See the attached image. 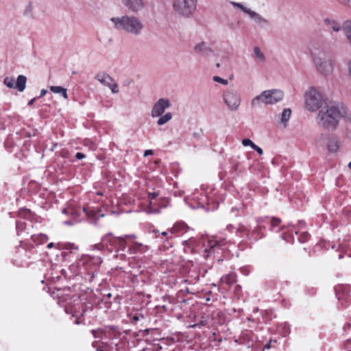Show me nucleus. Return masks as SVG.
I'll return each instance as SVG.
<instances>
[{
	"label": "nucleus",
	"mask_w": 351,
	"mask_h": 351,
	"mask_svg": "<svg viewBox=\"0 0 351 351\" xmlns=\"http://www.w3.org/2000/svg\"><path fill=\"white\" fill-rule=\"evenodd\" d=\"M308 49L316 71L322 76H330L335 70V61L326 45L314 40L309 43Z\"/></svg>",
	"instance_id": "1"
},
{
	"label": "nucleus",
	"mask_w": 351,
	"mask_h": 351,
	"mask_svg": "<svg viewBox=\"0 0 351 351\" xmlns=\"http://www.w3.org/2000/svg\"><path fill=\"white\" fill-rule=\"evenodd\" d=\"M342 118L351 120V114L342 103L333 104L326 111L319 110L317 116L318 124L330 130L337 128Z\"/></svg>",
	"instance_id": "2"
},
{
	"label": "nucleus",
	"mask_w": 351,
	"mask_h": 351,
	"mask_svg": "<svg viewBox=\"0 0 351 351\" xmlns=\"http://www.w3.org/2000/svg\"><path fill=\"white\" fill-rule=\"evenodd\" d=\"M113 28L134 36H141L145 29L143 21L134 14H123L110 19Z\"/></svg>",
	"instance_id": "3"
},
{
	"label": "nucleus",
	"mask_w": 351,
	"mask_h": 351,
	"mask_svg": "<svg viewBox=\"0 0 351 351\" xmlns=\"http://www.w3.org/2000/svg\"><path fill=\"white\" fill-rule=\"evenodd\" d=\"M305 109L311 112H315L321 109L326 104V99L319 90L311 86L304 95Z\"/></svg>",
	"instance_id": "4"
},
{
	"label": "nucleus",
	"mask_w": 351,
	"mask_h": 351,
	"mask_svg": "<svg viewBox=\"0 0 351 351\" xmlns=\"http://www.w3.org/2000/svg\"><path fill=\"white\" fill-rule=\"evenodd\" d=\"M284 98V93L280 89H269L263 91L252 99L253 106L260 104L274 105L281 101Z\"/></svg>",
	"instance_id": "5"
},
{
	"label": "nucleus",
	"mask_w": 351,
	"mask_h": 351,
	"mask_svg": "<svg viewBox=\"0 0 351 351\" xmlns=\"http://www.w3.org/2000/svg\"><path fill=\"white\" fill-rule=\"evenodd\" d=\"M197 0H171L173 12L184 18L191 17L196 11Z\"/></svg>",
	"instance_id": "6"
},
{
	"label": "nucleus",
	"mask_w": 351,
	"mask_h": 351,
	"mask_svg": "<svg viewBox=\"0 0 351 351\" xmlns=\"http://www.w3.org/2000/svg\"><path fill=\"white\" fill-rule=\"evenodd\" d=\"M223 103L228 110L237 112L242 104L240 93L234 88H227L221 94Z\"/></svg>",
	"instance_id": "7"
},
{
	"label": "nucleus",
	"mask_w": 351,
	"mask_h": 351,
	"mask_svg": "<svg viewBox=\"0 0 351 351\" xmlns=\"http://www.w3.org/2000/svg\"><path fill=\"white\" fill-rule=\"evenodd\" d=\"M171 106V104L169 99L160 98L153 105L150 116L152 118H157L162 115Z\"/></svg>",
	"instance_id": "8"
},
{
	"label": "nucleus",
	"mask_w": 351,
	"mask_h": 351,
	"mask_svg": "<svg viewBox=\"0 0 351 351\" xmlns=\"http://www.w3.org/2000/svg\"><path fill=\"white\" fill-rule=\"evenodd\" d=\"M193 51L195 55L202 58H206L213 53V50L206 41L196 43L193 47Z\"/></svg>",
	"instance_id": "9"
},
{
	"label": "nucleus",
	"mask_w": 351,
	"mask_h": 351,
	"mask_svg": "<svg viewBox=\"0 0 351 351\" xmlns=\"http://www.w3.org/2000/svg\"><path fill=\"white\" fill-rule=\"evenodd\" d=\"M123 5L131 12L137 13L145 8L143 0H121Z\"/></svg>",
	"instance_id": "10"
},
{
	"label": "nucleus",
	"mask_w": 351,
	"mask_h": 351,
	"mask_svg": "<svg viewBox=\"0 0 351 351\" xmlns=\"http://www.w3.org/2000/svg\"><path fill=\"white\" fill-rule=\"evenodd\" d=\"M248 16L260 27H266L270 23L269 20L255 11L251 10Z\"/></svg>",
	"instance_id": "11"
},
{
	"label": "nucleus",
	"mask_w": 351,
	"mask_h": 351,
	"mask_svg": "<svg viewBox=\"0 0 351 351\" xmlns=\"http://www.w3.org/2000/svg\"><path fill=\"white\" fill-rule=\"evenodd\" d=\"M327 149L330 153H337L340 148V141L336 136L331 135L328 138Z\"/></svg>",
	"instance_id": "12"
},
{
	"label": "nucleus",
	"mask_w": 351,
	"mask_h": 351,
	"mask_svg": "<svg viewBox=\"0 0 351 351\" xmlns=\"http://www.w3.org/2000/svg\"><path fill=\"white\" fill-rule=\"evenodd\" d=\"M203 246L205 247V251L207 252L208 249H212L219 244V242L215 240L213 237L208 236L202 237Z\"/></svg>",
	"instance_id": "13"
},
{
	"label": "nucleus",
	"mask_w": 351,
	"mask_h": 351,
	"mask_svg": "<svg viewBox=\"0 0 351 351\" xmlns=\"http://www.w3.org/2000/svg\"><path fill=\"white\" fill-rule=\"evenodd\" d=\"M27 77L23 75L18 76L16 81H15V88L19 92H23L26 87Z\"/></svg>",
	"instance_id": "14"
},
{
	"label": "nucleus",
	"mask_w": 351,
	"mask_h": 351,
	"mask_svg": "<svg viewBox=\"0 0 351 351\" xmlns=\"http://www.w3.org/2000/svg\"><path fill=\"white\" fill-rule=\"evenodd\" d=\"M111 235V234H108L107 235H105L102 239H101V243H97V244H95L94 245L92 246V249L93 250H102L104 247H105V243L106 242H108L110 245H114V242L112 241V240L110 239H108L109 237Z\"/></svg>",
	"instance_id": "15"
},
{
	"label": "nucleus",
	"mask_w": 351,
	"mask_h": 351,
	"mask_svg": "<svg viewBox=\"0 0 351 351\" xmlns=\"http://www.w3.org/2000/svg\"><path fill=\"white\" fill-rule=\"evenodd\" d=\"M291 115V110L290 108H285L281 113L280 115V123L282 124L284 128L287 126L289 120Z\"/></svg>",
	"instance_id": "16"
},
{
	"label": "nucleus",
	"mask_w": 351,
	"mask_h": 351,
	"mask_svg": "<svg viewBox=\"0 0 351 351\" xmlns=\"http://www.w3.org/2000/svg\"><path fill=\"white\" fill-rule=\"evenodd\" d=\"M324 22L328 27L336 32H338L341 29V25L334 19L326 18Z\"/></svg>",
	"instance_id": "17"
},
{
	"label": "nucleus",
	"mask_w": 351,
	"mask_h": 351,
	"mask_svg": "<svg viewBox=\"0 0 351 351\" xmlns=\"http://www.w3.org/2000/svg\"><path fill=\"white\" fill-rule=\"evenodd\" d=\"M49 89L53 93L59 94L64 99H68V94H67V90L66 88H64L62 86H51L49 87Z\"/></svg>",
	"instance_id": "18"
},
{
	"label": "nucleus",
	"mask_w": 351,
	"mask_h": 351,
	"mask_svg": "<svg viewBox=\"0 0 351 351\" xmlns=\"http://www.w3.org/2000/svg\"><path fill=\"white\" fill-rule=\"evenodd\" d=\"M173 118V114L170 112H166L165 114H162L160 117H158V119L157 121L158 125H163L170 121Z\"/></svg>",
	"instance_id": "19"
},
{
	"label": "nucleus",
	"mask_w": 351,
	"mask_h": 351,
	"mask_svg": "<svg viewBox=\"0 0 351 351\" xmlns=\"http://www.w3.org/2000/svg\"><path fill=\"white\" fill-rule=\"evenodd\" d=\"M342 28L348 43L351 45V21H346Z\"/></svg>",
	"instance_id": "20"
},
{
	"label": "nucleus",
	"mask_w": 351,
	"mask_h": 351,
	"mask_svg": "<svg viewBox=\"0 0 351 351\" xmlns=\"http://www.w3.org/2000/svg\"><path fill=\"white\" fill-rule=\"evenodd\" d=\"M96 79L103 85L108 86L110 85L111 80H112L111 77L105 73H99L96 76Z\"/></svg>",
	"instance_id": "21"
},
{
	"label": "nucleus",
	"mask_w": 351,
	"mask_h": 351,
	"mask_svg": "<svg viewBox=\"0 0 351 351\" xmlns=\"http://www.w3.org/2000/svg\"><path fill=\"white\" fill-rule=\"evenodd\" d=\"M236 280L235 276L234 274H230L226 276H223L221 278V282L222 283H226L227 285H232L233 284Z\"/></svg>",
	"instance_id": "22"
},
{
	"label": "nucleus",
	"mask_w": 351,
	"mask_h": 351,
	"mask_svg": "<svg viewBox=\"0 0 351 351\" xmlns=\"http://www.w3.org/2000/svg\"><path fill=\"white\" fill-rule=\"evenodd\" d=\"M230 4L232 5L234 8H239L244 13L247 14V15L251 12V9L245 6L243 4L241 3H237L234 1H230Z\"/></svg>",
	"instance_id": "23"
},
{
	"label": "nucleus",
	"mask_w": 351,
	"mask_h": 351,
	"mask_svg": "<svg viewBox=\"0 0 351 351\" xmlns=\"http://www.w3.org/2000/svg\"><path fill=\"white\" fill-rule=\"evenodd\" d=\"M254 51V56H255V58L261 61V62H264L265 60V55L264 53L261 51L260 48L258 47H255L253 49Z\"/></svg>",
	"instance_id": "24"
},
{
	"label": "nucleus",
	"mask_w": 351,
	"mask_h": 351,
	"mask_svg": "<svg viewBox=\"0 0 351 351\" xmlns=\"http://www.w3.org/2000/svg\"><path fill=\"white\" fill-rule=\"evenodd\" d=\"M3 83L10 88H15V80L12 77H5Z\"/></svg>",
	"instance_id": "25"
},
{
	"label": "nucleus",
	"mask_w": 351,
	"mask_h": 351,
	"mask_svg": "<svg viewBox=\"0 0 351 351\" xmlns=\"http://www.w3.org/2000/svg\"><path fill=\"white\" fill-rule=\"evenodd\" d=\"M34 7L33 3L31 2L28 3L25 8V10L23 12L24 14L27 16H31L33 10H34Z\"/></svg>",
	"instance_id": "26"
},
{
	"label": "nucleus",
	"mask_w": 351,
	"mask_h": 351,
	"mask_svg": "<svg viewBox=\"0 0 351 351\" xmlns=\"http://www.w3.org/2000/svg\"><path fill=\"white\" fill-rule=\"evenodd\" d=\"M189 228L184 223H176L174 226L171 229V233L176 232L177 230H184L185 229H188Z\"/></svg>",
	"instance_id": "27"
},
{
	"label": "nucleus",
	"mask_w": 351,
	"mask_h": 351,
	"mask_svg": "<svg viewBox=\"0 0 351 351\" xmlns=\"http://www.w3.org/2000/svg\"><path fill=\"white\" fill-rule=\"evenodd\" d=\"M214 82L219 83L222 85L227 86L228 84V80L223 79L219 76L215 75L213 77Z\"/></svg>",
	"instance_id": "28"
},
{
	"label": "nucleus",
	"mask_w": 351,
	"mask_h": 351,
	"mask_svg": "<svg viewBox=\"0 0 351 351\" xmlns=\"http://www.w3.org/2000/svg\"><path fill=\"white\" fill-rule=\"evenodd\" d=\"M108 87L111 90L113 93H117L119 92V88L117 84L113 80H111L110 85Z\"/></svg>",
	"instance_id": "29"
},
{
	"label": "nucleus",
	"mask_w": 351,
	"mask_h": 351,
	"mask_svg": "<svg viewBox=\"0 0 351 351\" xmlns=\"http://www.w3.org/2000/svg\"><path fill=\"white\" fill-rule=\"evenodd\" d=\"M241 143L244 147L250 146L252 149H254V147L256 145L250 138L243 139Z\"/></svg>",
	"instance_id": "30"
},
{
	"label": "nucleus",
	"mask_w": 351,
	"mask_h": 351,
	"mask_svg": "<svg viewBox=\"0 0 351 351\" xmlns=\"http://www.w3.org/2000/svg\"><path fill=\"white\" fill-rule=\"evenodd\" d=\"M158 195L157 192L149 193L148 197L149 199H154Z\"/></svg>",
	"instance_id": "31"
},
{
	"label": "nucleus",
	"mask_w": 351,
	"mask_h": 351,
	"mask_svg": "<svg viewBox=\"0 0 351 351\" xmlns=\"http://www.w3.org/2000/svg\"><path fill=\"white\" fill-rule=\"evenodd\" d=\"M101 331H99V330H92V334H93V337H94L95 338H99V337H100V334H101Z\"/></svg>",
	"instance_id": "32"
},
{
	"label": "nucleus",
	"mask_w": 351,
	"mask_h": 351,
	"mask_svg": "<svg viewBox=\"0 0 351 351\" xmlns=\"http://www.w3.org/2000/svg\"><path fill=\"white\" fill-rule=\"evenodd\" d=\"M271 226L273 227L278 226L280 223V220L278 219H272L271 221Z\"/></svg>",
	"instance_id": "33"
},
{
	"label": "nucleus",
	"mask_w": 351,
	"mask_h": 351,
	"mask_svg": "<svg viewBox=\"0 0 351 351\" xmlns=\"http://www.w3.org/2000/svg\"><path fill=\"white\" fill-rule=\"evenodd\" d=\"M184 245H194L195 244V240L193 239H190L188 241H184Z\"/></svg>",
	"instance_id": "34"
},
{
	"label": "nucleus",
	"mask_w": 351,
	"mask_h": 351,
	"mask_svg": "<svg viewBox=\"0 0 351 351\" xmlns=\"http://www.w3.org/2000/svg\"><path fill=\"white\" fill-rule=\"evenodd\" d=\"M117 241H118L119 244L121 246L124 247V244H125V238H123V237H118V238H117Z\"/></svg>",
	"instance_id": "35"
},
{
	"label": "nucleus",
	"mask_w": 351,
	"mask_h": 351,
	"mask_svg": "<svg viewBox=\"0 0 351 351\" xmlns=\"http://www.w3.org/2000/svg\"><path fill=\"white\" fill-rule=\"evenodd\" d=\"M75 158L78 160H81L85 158V155L82 153L77 152L75 155Z\"/></svg>",
	"instance_id": "36"
},
{
	"label": "nucleus",
	"mask_w": 351,
	"mask_h": 351,
	"mask_svg": "<svg viewBox=\"0 0 351 351\" xmlns=\"http://www.w3.org/2000/svg\"><path fill=\"white\" fill-rule=\"evenodd\" d=\"M253 149L256 150L259 155H262L263 153V149L257 145H256V147H254Z\"/></svg>",
	"instance_id": "37"
},
{
	"label": "nucleus",
	"mask_w": 351,
	"mask_h": 351,
	"mask_svg": "<svg viewBox=\"0 0 351 351\" xmlns=\"http://www.w3.org/2000/svg\"><path fill=\"white\" fill-rule=\"evenodd\" d=\"M152 154H153V151L152 149H147V150L145 151V152H144L145 157H147V156L152 155Z\"/></svg>",
	"instance_id": "38"
},
{
	"label": "nucleus",
	"mask_w": 351,
	"mask_h": 351,
	"mask_svg": "<svg viewBox=\"0 0 351 351\" xmlns=\"http://www.w3.org/2000/svg\"><path fill=\"white\" fill-rule=\"evenodd\" d=\"M348 75L351 77V60L348 62Z\"/></svg>",
	"instance_id": "39"
},
{
	"label": "nucleus",
	"mask_w": 351,
	"mask_h": 351,
	"mask_svg": "<svg viewBox=\"0 0 351 351\" xmlns=\"http://www.w3.org/2000/svg\"><path fill=\"white\" fill-rule=\"evenodd\" d=\"M47 93V90L45 89H42L41 91H40V97H43L44 95H45Z\"/></svg>",
	"instance_id": "40"
},
{
	"label": "nucleus",
	"mask_w": 351,
	"mask_h": 351,
	"mask_svg": "<svg viewBox=\"0 0 351 351\" xmlns=\"http://www.w3.org/2000/svg\"><path fill=\"white\" fill-rule=\"evenodd\" d=\"M64 223L66 224V225H69V226H71V225L73 224V223L72 221H66L64 222Z\"/></svg>",
	"instance_id": "41"
},
{
	"label": "nucleus",
	"mask_w": 351,
	"mask_h": 351,
	"mask_svg": "<svg viewBox=\"0 0 351 351\" xmlns=\"http://www.w3.org/2000/svg\"><path fill=\"white\" fill-rule=\"evenodd\" d=\"M270 343H271L269 342V343L265 344V346H264V349H269V348H270V347H271Z\"/></svg>",
	"instance_id": "42"
},
{
	"label": "nucleus",
	"mask_w": 351,
	"mask_h": 351,
	"mask_svg": "<svg viewBox=\"0 0 351 351\" xmlns=\"http://www.w3.org/2000/svg\"><path fill=\"white\" fill-rule=\"evenodd\" d=\"M35 100H36V98H33L32 99H31V100L29 101L28 104H29V106H32V105L34 104V102L35 101Z\"/></svg>",
	"instance_id": "43"
},
{
	"label": "nucleus",
	"mask_w": 351,
	"mask_h": 351,
	"mask_svg": "<svg viewBox=\"0 0 351 351\" xmlns=\"http://www.w3.org/2000/svg\"><path fill=\"white\" fill-rule=\"evenodd\" d=\"M53 243H49L48 245H47V247L48 248H51L53 247Z\"/></svg>",
	"instance_id": "44"
},
{
	"label": "nucleus",
	"mask_w": 351,
	"mask_h": 351,
	"mask_svg": "<svg viewBox=\"0 0 351 351\" xmlns=\"http://www.w3.org/2000/svg\"><path fill=\"white\" fill-rule=\"evenodd\" d=\"M167 232H162L161 233V234H162V236H166V235H167Z\"/></svg>",
	"instance_id": "45"
},
{
	"label": "nucleus",
	"mask_w": 351,
	"mask_h": 351,
	"mask_svg": "<svg viewBox=\"0 0 351 351\" xmlns=\"http://www.w3.org/2000/svg\"><path fill=\"white\" fill-rule=\"evenodd\" d=\"M133 319H134V320H136V321L138 320V317H137V316H134V317H133Z\"/></svg>",
	"instance_id": "46"
},
{
	"label": "nucleus",
	"mask_w": 351,
	"mask_h": 351,
	"mask_svg": "<svg viewBox=\"0 0 351 351\" xmlns=\"http://www.w3.org/2000/svg\"><path fill=\"white\" fill-rule=\"evenodd\" d=\"M125 237H134V235H126Z\"/></svg>",
	"instance_id": "47"
},
{
	"label": "nucleus",
	"mask_w": 351,
	"mask_h": 351,
	"mask_svg": "<svg viewBox=\"0 0 351 351\" xmlns=\"http://www.w3.org/2000/svg\"><path fill=\"white\" fill-rule=\"evenodd\" d=\"M348 167L351 169V162L348 163Z\"/></svg>",
	"instance_id": "48"
},
{
	"label": "nucleus",
	"mask_w": 351,
	"mask_h": 351,
	"mask_svg": "<svg viewBox=\"0 0 351 351\" xmlns=\"http://www.w3.org/2000/svg\"><path fill=\"white\" fill-rule=\"evenodd\" d=\"M63 213H66V210L65 209L63 210L62 211Z\"/></svg>",
	"instance_id": "49"
},
{
	"label": "nucleus",
	"mask_w": 351,
	"mask_h": 351,
	"mask_svg": "<svg viewBox=\"0 0 351 351\" xmlns=\"http://www.w3.org/2000/svg\"><path fill=\"white\" fill-rule=\"evenodd\" d=\"M97 351H103L101 349H97Z\"/></svg>",
	"instance_id": "50"
},
{
	"label": "nucleus",
	"mask_w": 351,
	"mask_h": 351,
	"mask_svg": "<svg viewBox=\"0 0 351 351\" xmlns=\"http://www.w3.org/2000/svg\"><path fill=\"white\" fill-rule=\"evenodd\" d=\"M76 322V324H79L78 320H76V322Z\"/></svg>",
	"instance_id": "51"
}]
</instances>
